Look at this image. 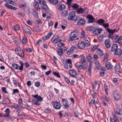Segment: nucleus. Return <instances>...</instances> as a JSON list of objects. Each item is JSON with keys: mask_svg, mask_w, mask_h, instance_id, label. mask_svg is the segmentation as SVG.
<instances>
[{"mask_svg": "<svg viewBox=\"0 0 122 122\" xmlns=\"http://www.w3.org/2000/svg\"><path fill=\"white\" fill-rule=\"evenodd\" d=\"M97 23L100 25H102L105 22V21L103 19H99L97 20Z\"/></svg>", "mask_w": 122, "mask_h": 122, "instance_id": "35", "label": "nucleus"}, {"mask_svg": "<svg viewBox=\"0 0 122 122\" xmlns=\"http://www.w3.org/2000/svg\"><path fill=\"white\" fill-rule=\"evenodd\" d=\"M78 34V33L76 32H71L70 34V37L69 38V41H72L76 40V37Z\"/></svg>", "mask_w": 122, "mask_h": 122, "instance_id": "3", "label": "nucleus"}, {"mask_svg": "<svg viewBox=\"0 0 122 122\" xmlns=\"http://www.w3.org/2000/svg\"><path fill=\"white\" fill-rule=\"evenodd\" d=\"M119 42H118L119 44L122 45V36L119 37Z\"/></svg>", "mask_w": 122, "mask_h": 122, "instance_id": "58", "label": "nucleus"}, {"mask_svg": "<svg viewBox=\"0 0 122 122\" xmlns=\"http://www.w3.org/2000/svg\"><path fill=\"white\" fill-rule=\"evenodd\" d=\"M5 6L7 8L10 9L11 10H16L17 9V8L15 7H13V6L10 5L9 4H5Z\"/></svg>", "mask_w": 122, "mask_h": 122, "instance_id": "18", "label": "nucleus"}, {"mask_svg": "<svg viewBox=\"0 0 122 122\" xmlns=\"http://www.w3.org/2000/svg\"><path fill=\"white\" fill-rule=\"evenodd\" d=\"M76 12L79 14L83 13L85 12V10L81 8H79L76 10Z\"/></svg>", "mask_w": 122, "mask_h": 122, "instance_id": "27", "label": "nucleus"}, {"mask_svg": "<svg viewBox=\"0 0 122 122\" xmlns=\"http://www.w3.org/2000/svg\"><path fill=\"white\" fill-rule=\"evenodd\" d=\"M111 66H112V65L109 62H108L106 65V67L107 69L109 70L111 69Z\"/></svg>", "mask_w": 122, "mask_h": 122, "instance_id": "44", "label": "nucleus"}, {"mask_svg": "<svg viewBox=\"0 0 122 122\" xmlns=\"http://www.w3.org/2000/svg\"><path fill=\"white\" fill-rule=\"evenodd\" d=\"M97 103V102L95 101V100L94 98H93L91 100L90 102H89V104L90 105H95Z\"/></svg>", "mask_w": 122, "mask_h": 122, "instance_id": "37", "label": "nucleus"}, {"mask_svg": "<svg viewBox=\"0 0 122 122\" xmlns=\"http://www.w3.org/2000/svg\"><path fill=\"white\" fill-rule=\"evenodd\" d=\"M59 40V39L58 37L57 38H55L52 41V42L53 43H56Z\"/></svg>", "mask_w": 122, "mask_h": 122, "instance_id": "51", "label": "nucleus"}, {"mask_svg": "<svg viewBox=\"0 0 122 122\" xmlns=\"http://www.w3.org/2000/svg\"><path fill=\"white\" fill-rule=\"evenodd\" d=\"M113 95L115 100L117 101H118L120 97L119 93L116 91H114L113 92Z\"/></svg>", "mask_w": 122, "mask_h": 122, "instance_id": "8", "label": "nucleus"}, {"mask_svg": "<svg viewBox=\"0 0 122 122\" xmlns=\"http://www.w3.org/2000/svg\"><path fill=\"white\" fill-rule=\"evenodd\" d=\"M19 64L20 65V66L18 64L15 63L12 64V68L13 69L15 70L19 69L20 71H23V66L24 64L21 61H19Z\"/></svg>", "mask_w": 122, "mask_h": 122, "instance_id": "1", "label": "nucleus"}, {"mask_svg": "<svg viewBox=\"0 0 122 122\" xmlns=\"http://www.w3.org/2000/svg\"><path fill=\"white\" fill-rule=\"evenodd\" d=\"M12 106V107L19 110H22L23 108V107L21 105H19L15 103L13 104Z\"/></svg>", "mask_w": 122, "mask_h": 122, "instance_id": "7", "label": "nucleus"}, {"mask_svg": "<svg viewBox=\"0 0 122 122\" xmlns=\"http://www.w3.org/2000/svg\"><path fill=\"white\" fill-rule=\"evenodd\" d=\"M115 54L117 55H121L122 54V50L120 49H118L115 51Z\"/></svg>", "mask_w": 122, "mask_h": 122, "instance_id": "26", "label": "nucleus"}, {"mask_svg": "<svg viewBox=\"0 0 122 122\" xmlns=\"http://www.w3.org/2000/svg\"><path fill=\"white\" fill-rule=\"evenodd\" d=\"M117 45L116 44H114L112 46L111 51H115L118 49Z\"/></svg>", "mask_w": 122, "mask_h": 122, "instance_id": "21", "label": "nucleus"}, {"mask_svg": "<svg viewBox=\"0 0 122 122\" xmlns=\"http://www.w3.org/2000/svg\"><path fill=\"white\" fill-rule=\"evenodd\" d=\"M52 73L56 77L59 78H61V76L59 72H54Z\"/></svg>", "mask_w": 122, "mask_h": 122, "instance_id": "40", "label": "nucleus"}, {"mask_svg": "<svg viewBox=\"0 0 122 122\" xmlns=\"http://www.w3.org/2000/svg\"><path fill=\"white\" fill-rule=\"evenodd\" d=\"M103 37L102 36H99L98 37V40L99 42H102V41L103 39Z\"/></svg>", "mask_w": 122, "mask_h": 122, "instance_id": "64", "label": "nucleus"}, {"mask_svg": "<svg viewBox=\"0 0 122 122\" xmlns=\"http://www.w3.org/2000/svg\"><path fill=\"white\" fill-rule=\"evenodd\" d=\"M65 44L62 43H59L58 44L57 46L58 47H61L62 46H63L65 45Z\"/></svg>", "mask_w": 122, "mask_h": 122, "instance_id": "61", "label": "nucleus"}, {"mask_svg": "<svg viewBox=\"0 0 122 122\" xmlns=\"http://www.w3.org/2000/svg\"><path fill=\"white\" fill-rule=\"evenodd\" d=\"M105 28H108L109 27V25L107 23H104L102 25Z\"/></svg>", "mask_w": 122, "mask_h": 122, "instance_id": "57", "label": "nucleus"}, {"mask_svg": "<svg viewBox=\"0 0 122 122\" xmlns=\"http://www.w3.org/2000/svg\"><path fill=\"white\" fill-rule=\"evenodd\" d=\"M42 5V8L43 9L45 10L46 12V13L48 12V10H49V8L47 5L46 4V1H45V3L44 4H43Z\"/></svg>", "mask_w": 122, "mask_h": 122, "instance_id": "22", "label": "nucleus"}, {"mask_svg": "<svg viewBox=\"0 0 122 122\" xmlns=\"http://www.w3.org/2000/svg\"><path fill=\"white\" fill-rule=\"evenodd\" d=\"M84 44L85 45V46L87 47L90 45V44L88 41L86 40L85 41Z\"/></svg>", "mask_w": 122, "mask_h": 122, "instance_id": "47", "label": "nucleus"}, {"mask_svg": "<svg viewBox=\"0 0 122 122\" xmlns=\"http://www.w3.org/2000/svg\"><path fill=\"white\" fill-rule=\"evenodd\" d=\"M119 36L117 35H115L113 36V39L117 43L119 42Z\"/></svg>", "mask_w": 122, "mask_h": 122, "instance_id": "25", "label": "nucleus"}, {"mask_svg": "<svg viewBox=\"0 0 122 122\" xmlns=\"http://www.w3.org/2000/svg\"><path fill=\"white\" fill-rule=\"evenodd\" d=\"M33 30L37 32H41V30L38 27L35 26L33 28Z\"/></svg>", "mask_w": 122, "mask_h": 122, "instance_id": "45", "label": "nucleus"}, {"mask_svg": "<svg viewBox=\"0 0 122 122\" xmlns=\"http://www.w3.org/2000/svg\"><path fill=\"white\" fill-rule=\"evenodd\" d=\"M89 66L88 70L92 71V62H91L90 63H89Z\"/></svg>", "mask_w": 122, "mask_h": 122, "instance_id": "50", "label": "nucleus"}, {"mask_svg": "<svg viewBox=\"0 0 122 122\" xmlns=\"http://www.w3.org/2000/svg\"><path fill=\"white\" fill-rule=\"evenodd\" d=\"M74 48L75 47L73 46H72L70 49L67 51V54L68 55H70L73 52L74 50Z\"/></svg>", "mask_w": 122, "mask_h": 122, "instance_id": "23", "label": "nucleus"}, {"mask_svg": "<svg viewBox=\"0 0 122 122\" xmlns=\"http://www.w3.org/2000/svg\"><path fill=\"white\" fill-rule=\"evenodd\" d=\"M35 85L36 86L39 87L40 86V82L39 81H37L35 83Z\"/></svg>", "mask_w": 122, "mask_h": 122, "instance_id": "53", "label": "nucleus"}, {"mask_svg": "<svg viewBox=\"0 0 122 122\" xmlns=\"http://www.w3.org/2000/svg\"><path fill=\"white\" fill-rule=\"evenodd\" d=\"M69 73L72 77L75 78H77L78 74L74 70H69Z\"/></svg>", "mask_w": 122, "mask_h": 122, "instance_id": "10", "label": "nucleus"}, {"mask_svg": "<svg viewBox=\"0 0 122 122\" xmlns=\"http://www.w3.org/2000/svg\"><path fill=\"white\" fill-rule=\"evenodd\" d=\"M110 40L109 39H107L105 40V46L106 48H110L111 46V45L110 44Z\"/></svg>", "mask_w": 122, "mask_h": 122, "instance_id": "13", "label": "nucleus"}, {"mask_svg": "<svg viewBox=\"0 0 122 122\" xmlns=\"http://www.w3.org/2000/svg\"><path fill=\"white\" fill-rule=\"evenodd\" d=\"M26 41H27L26 37L25 36L23 37L22 40V43L23 44H25L26 43Z\"/></svg>", "mask_w": 122, "mask_h": 122, "instance_id": "49", "label": "nucleus"}, {"mask_svg": "<svg viewBox=\"0 0 122 122\" xmlns=\"http://www.w3.org/2000/svg\"><path fill=\"white\" fill-rule=\"evenodd\" d=\"M18 116L20 117V119L24 118V117H25V115L23 114L18 115Z\"/></svg>", "mask_w": 122, "mask_h": 122, "instance_id": "59", "label": "nucleus"}, {"mask_svg": "<svg viewBox=\"0 0 122 122\" xmlns=\"http://www.w3.org/2000/svg\"><path fill=\"white\" fill-rule=\"evenodd\" d=\"M57 52L59 55L61 56L62 55L63 49L62 48H60L58 49Z\"/></svg>", "mask_w": 122, "mask_h": 122, "instance_id": "38", "label": "nucleus"}, {"mask_svg": "<svg viewBox=\"0 0 122 122\" xmlns=\"http://www.w3.org/2000/svg\"><path fill=\"white\" fill-rule=\"evenodd\" d=\"M32 102L34 104L36 105H40V103H39V101L37 100H33L32 101Z\"/></svg>", "mask_w": 122, "mask_h": 122, "instance_id": "46", "label": "nucleus"}, {"mask_svg": "<svg viewBox=\"0 0 122 122\" xmlns=\"http://www.w3.org/2000/svg\"><path fill=\"white\" fill-rule=\"evenodd\" d=\"M70 114V112H65L64 113V117L68 116Z\"/></svg>", "mask_w": 122, "mask_h": 122, "instance_id": "63", "label": "nucleus"}, {"mask_svg": "<svg viewBox=\"0 0 122 122\" xmlns=\"http://www.w3.org/2000/svg\"><path fill=\"white\" fill-rule=\"evenodd\" d=\"M33 15L35 17L37 18L38 16V13L36 11H34L33 12Z\"/></svg>", "mask_w": 122, "mask_h": 122, "instance_id": "54", "label": "nucleus"}, {"mask_svg": "<svg viewBox=\"0 0 122 122\" xmlns=\"http://www.w3.org/2000/svg\"><path fill=\"white\" fill-rule=\"evenodd\" d=\"M115 69L116 72H118L120 73H122V70H121L120 65H116L115 66Z\"/></svg>", "mask_w": 122, "mask_h": 122, "instance_id": "12", "label": "nucleus"}, {"mask_svg": "<svg viewBox=\"0 0 122 122\" xmlns=\"http://www.w3.org/2000/svg\"><path fill=\"white\" fill-rule=\"evenodd\" d=\"M37 101H39L40 102H41L43 101V98L41 97L38 96L37 99Z\"/></svg>", "mask_w": 122, "mask_h": 122, "instance_id": "60", "label": "nucleus"}, {"mask_svg": "<svg viewBox=\"0 0 122 122\" xmlns=\"http://www.w3.org/2000/svg\"><path fill=\"white\" fill-rule=\"evenodd\" d=\"M20 29L19 25H16L14 27V29L15 30H19Z\"/></svg>", "mask_w": 122, "mask_h": 122, "instance_id": "56", "label": "nucleus"}, {"mask_svg": "<svg viewBox=\"0 0 122 122\" xmlns=\"http://www.w3.org/2000/svg\"><path fill=\"white\" fill-rule=\"evenodd\" d=\"M34 1V7H36L37 9V11H40L41 10L40 8L39 7V3L38 2L36 1Z\"/></svg>", "mask_w": 122, "mask_h": 122, "instance_id": "19", "label": "nucleus"}, {"mask_svg": "<svg viewBox=\"0 0 122 122\" xmlns=\"http://www.w3.org/2000/svg\"><path fill=\"white\" fill-rule=\"evenodd\" d=\"M30 28V27L27 25H26L23 27V30L24 32L29 34L31 35L32 34V33L29 29Z\"/></svg>", "mask_w": 122, "mask_h": 122, "instance_id": "6", "label": "nucleus"}, {"mask_svg": "<svg viewBox=\"0 0 122 122\" xmlns=\"http://www.w3.org/2000/svg\"><path fill=\"white\" fill-rule=\"evenodd\" d=\"M52 34V32H49L47 35L43 37L42 39L44 40H46L48 39L51 37Z\"/></svg>", "mask_w": 122, "mask_h": 122, "instance_id": "16", "label": "nucleus"}, {"mask_svg": "<svg viewBox=\"0 0 122 122\" xmlns=\"http://www.w3.org/2000/svg\"><path fill=\"white\" fill-rule=\"evenodd\" d=\"M119 30H116L115 29L113 30H111L109 28H107L106 30L110 34H113V33L115 32H117Z\"/></svg>", "mask_w": 122, "mask_h": 122, "instance_id": "17", "label": "nucleus"}, {"mask_svg": "<svg viewBox=\"0 0 122 122\" xmlns=\"http://www.w3.org/2000/svg\"><path fill=\"white\" fill-rule=\"evenodd\" d=\"M5 112L6 113V114L4 115L3 116L5 117H8L10 112L9 108H7L5 110Z\"/></svg>", "mask_w": 122, "mask_h": 122, "instance_id": "24", "label": "nucleus"}, {"mask_svg": "<svg viewBox=\"0 0 122 122\" xmlns=\"http://www.w3.org/2000/svg\"><path fill=\"white\" fill-rule=\"evenodd\" d=\"M66 6L64 4H61L58 7V9L60 10H62L66 8Z\"/></svg>", "mask_w": 122, "mask_h": 122, "instance_id": "29", "label": "nucleus"}, {"mask_svg": "<svg viewBox=\"0 0 122 122\" xmlns=\"http://www.w3.org/2000/svg\"><path fill=\"white\" fill-rule=\"evenodd\" d=\"M53 105L54 108L56 109H60L62 106L60 102L57 101L53 102Z\"/></svg>", "mask_w": 122, "mask_h": 122, "instance_id": "5", "label": "nucleus"}, {"mask_svg": "<svg viewBox=\"0 0 122 122\" xmlns=\"http://www.w3.org/2000/svg\"><path fill=\"white\" fill-rule=\"evenodd\" d=\"M34 1H36L39 3L41 4H44L45 3V0H34Z\"/></svg>", "mask_w": 122, "mask_h": 122, "instance_id": "43", "label": "nucleus"}, {"mask_svg": "<svg viewBox=\"0 0 122 122\" xmlns=\"http://www.w3.org/2000/svg\"><path fill=\"white\" fill-rule=\"evenodd\" d=\"M10 101L7 98H4L2 102L3 104H9L10 103Z\"/></svg>", "mask_w": 122, "mask_h": 122, "instance_id": "15", "label": "nucleus"}, {"mask_svg": "<svg viewBox=\"0 0 122 122\" xmlns=\"http://www.w3.org/2000/svg\"><path fill=\"white\" fill-rule=\"evenodd\" d=\"M97 54L100 56H102L103 54V51L100 49H98L97 51Z\"/></svg>", "mask_w": 122, "mask_h": 122, "instance_id": "36", "label": "nucleus"}, {"mask_svg": "<svg viewBox=\"0 0 122 122\" xmlns=\"http://www.w3.org/2000/svg\"><path fill=\"white\" fill-rule=\"evenodd\" d=\"M95 64L98 69L99 70H100L101 68V66L99 62L97 61H96L95 62Z\"/></svg>", "mask_w": 122, "mask_h": 122, "instance_id": "32", "label": "nucleus"}, {"mask_svg": "<svg viewBox=\"0 0 122 122\" xmlns=\"http://www.w3.org/2000/svg\"><path fill=\"white\" fill-rule=\"evenodd\" d=\"M15 51L16 54L20 56L24 57V54L23 50L20 47H17L15 49Z\"/></svg>", "mask_w": 122, "mask_h": 122, "instance_id": "4", "label": "nucleus"}, {"mask_svg": "<svg viewBox=\"0 0 122 122\" xmlns=\"http://www.w3.org/2000/svg\"><path fill=\"white\" fill-rule=\"evenodd\" d=\"M71 59H66V61L65 62V63H66L67 64H68V63L69 64H71Z\"/></svg>", "mask_w": 122, "mask_h": 122, "instance_id": "52", "label": "nucleus"}, {"mask_svg": "<svg viewBox=\"0 0 122 122\" xmlns=\"http://www.w3.org/2000/svg\"><path fill=\"white\" fill-rule=\"evenodd\" d=\"M116 112L117 114L119 115H122V110L118 108L116 109Z\"/></svg>", "mask_w": 122, "mask_h": 122, "instance_id": "31", "label": "nucleus"}, {"mask_svg": "<svg viewBox=\"0 0 122 122\" xmlns=\"http://www.w3.org/2000/svg\"><path fill=\"white\" fill-rule=\"evenodd\" d=\"M75 15V13L74 11L71 12L69 14L68 19L69 20H71L73 19Z\"/></svg>", "mask_w": 122, "mask_h": 122, "instance_id": "11", "label": "nucleus"}, {"mask_svg": "<svg viewBox=\"0 0 122 122\" xmlns=\"http://www.w3.org/2000/svg\"><path fill=\"white\" fill-rule=\"evenodd\" d=\"M76 20L78 21L77 23L78 25H83L85 24L86 22V21L84 18L80 16H78L76 17Z\"/></svg>", "mask_w": 122, "mask_h": 122, "instance_id": "2", "label": "nucleus"}, {"mask_svg": "<svg viewBox=\"0 0 122 122\" xmlns=\"http://www.w3.org/2000/svg\"><path fill=\"white\" fill-rule=\"evenodd\" d=\"M6 2L8 3H9L10 4L13 5L15 2L11 0H6Z\"/></svg>", "mask_w": 122, "mask_h": 122, "instance_id": "55", "label": "nucleus"}, {"mask_svg": "<svg viewBox=\"0 0 122 122\" xmlns=\"http://www.w3.org/2000/svg\"><path fill=\"white\" fill-rule=\"evenodd\" d=\"M98 82H99V81H95L94 83L93 84V87L94 89L97 88L98 89L99 87L100 84L98 83Z\"/></svg>", "mask_w": 122, "mask_h": 122, "instance_id": "20", "label": "nucleus"}, {"mask_svg": "<svg viewBox=\"0 0 122 122\" xmlns=\"http://www.w3.org/2000/svg\"><path fill=\"white\" fill-rule=\"evenodd\" d=\"M51 3H53L55 5L57 4L58 3V0H47Z\"/></svg>", "mask_w": 122, "mask_h": 122, "instance_id": "39", "label": "nucleus"}, {"mask_svg": "<svg viewBox=\"0 0 122 122\" xmlns=\"http://www.w3.org/2000/svg\"><path fill=\"white\" fill-rule=\"evenodd\" d=\"M79 7V5L76 3L73 4L72 6V7L75 9H76Z\"/></svg>", "mask_w": 122, "mask_h": 122, "instance_id": "41", "label": "nucleus"}, {"mask_svg": "<svg viewBox=\"0 0 122 122\" xmlns=\"http://www.w3.org/2000/svg\"><path fill=\"white\" fill-rule=\"evenodd\" d=\"M68 13V12L65 10L62 11V12L61 14L63 16L66 17Z\"/></svg>", "mask_w": 122, "mask_h": 122, "instance_id": "42", "label": "nucleus"}, {"mask_svg": "<svg viewBox=\"0 0 122 122\" xmlns=\"http://www.w3.org/2000/svg\"><path fill=\"white\" fill-rule=\"evenodd\" d=\"M86 57L87 59V61L90 63L91 62H92L93 63L92 61H91V59H92V57L91 54H89L86 56Z\"/></svg>", "mask_w": 122, "mask_h": 122, "instance_id": "33", "label": "nucleus"}, {"mask_svg": "<svg viewBox=\"0 0 122 122\" xmlns=\"http://www.w3.org/2000/svg\"><path fill=\"white\" fill-rule=\"evenodd\" d=\"M78 46L80 49L84 48L85 46L84 43L81 41H79L78 43Z\"/></svg>", "mask_w": 122, "mask_h": 122, "instance_id": "14", "label": "nucleus"}, {"mask_svg": "<svg viewBox=\"0 0 122 122\" xmlns=\"http://www.w3.org/2000/svg\"><path fill=\"white\" fill-rule=\"evenodd\" d=\"M6 88L5 87H3L2 88V90L3 92L5 93H7L8 92L6 91Z\"/></svg>", "mask_w": 122, "mask_h": 122, "instance_id": "62", "label": "nucleus"}, {"mask_svg": "<svg viewBox=\"0 0 122 122\" xmlns=\"http://www.w3.org/2000/svg\"><path fill=\"white\" fill-rule=\"evenodd\" d=\"M76 67L77 68L79 69L80 70L83 69L85 70L86 69V67L82 65H77L76 66Z\"/></svg>", "mask_w": 122, "mask_h": 122, "instance_id": "30", "label": "nucleus"}, {"mask_svg": "<svg viewBox=\"0 0 122 122\" xmlns=\"http://www.w3.org/2000/svg\"><path fill=\"white\" fill-rule=\"evenodd\" d=\"M86 18L88 19V23H93L95 19L91 15H88L86 17Z\"/></svg>", "mask_w": 122, "mask_h": 122, "instance_id": "9", "label": "nucleus"}, {"mask_svg": "<svg viewBox=\"0 0 122 122\" xmlns=\"http://www.w3.org/2000/svg\"><path fill=\"white\" fill-rule=\"evenodd\" d=\"M81 63L83 64H84L86 62V61L85 58L83 56L81 57Z\"/></svg>", "mask_w": 122, "mask_h": 122, "instance_id": "48", "label": "nucleus"}, {"mask_svg": "<svg viewBox=\"0 0 122 122\" xmlns=\"http://www.w3.org/2000/svg\"><path fill=\"white\" fill-rule=\"evenodd\" d=\"M87 29L88 31H92L94 30H97V28L95 26H91L87 27Z\"/></svg>", "mask_w": 122, "mask_h": 122, "instance_id": "28", "label": "nucleus"}, {"mask_svg": "<svg viewBox=\"0 0 122 122\" xmlns=\"http://www.w3.org/2000/svg\"><path fill=\"white\" fill-rule=\"evenodd\" d=\"M69 102L68 101H65L63 104V105L64 106L65 108L68 109L69 107V105H68Z\"/></svg>", "mask_w": 122, "mask_h": 122, "instance_id": "34", "label": "nucleus"}]
</instances>
